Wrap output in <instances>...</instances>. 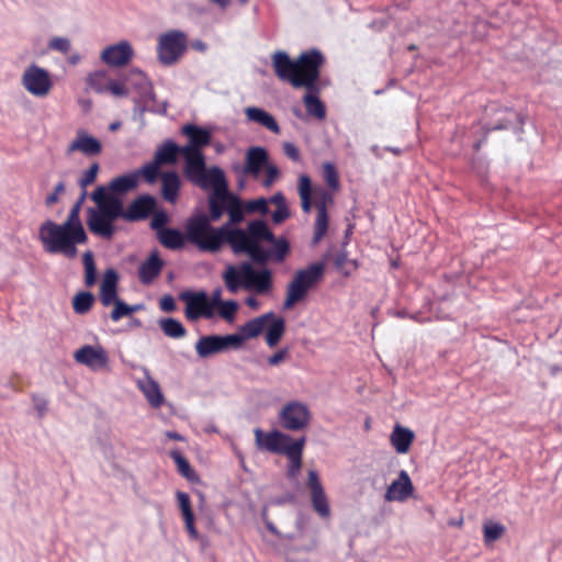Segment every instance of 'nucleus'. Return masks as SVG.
I'll return each instance as SVG.
<instances>
[{
  "instance_id": "59",
  "label": "nucleus",
  "mask_w": 562,
  "mask_h": 562,
  "mask_svg": "<svg viewBox=\"0 0 562 562\" xmlns=\"http://www.w3.org/2000/svg\"><path fill=\"white\" fill-rule=\"evenodd\" d=\"M158 168L156 166H143V178L148 182H153L155 180Z\"/></svg>"
},
{
  "instance_id": "64",
  "label": "nucleus",
  "mask_w": 562,
  "mask_h": 562,
  "mask_svg": "<svg viewBox=\"0 0 562 562\" xmlns=\"http://www.w3.org/2000/svg\"><path fill=\"white\" fill-rule=\"evenodd\" d=\"M167 436L169 438H171V439H175V440H181L182 439V437L179 434H177V432H167Z\"/></svg>"
},
{
  "instance_id": "1",
  "label": "nucleus",
  "mask_w": 562,
  "mask_h": 562,
  "mask_svg": "<svg viewBox=\"0 0 562 562\" xmlns=\"http://www.w3.org/2000/svg\"><path fill=\"white\" fill-rule=\"evenodd\" d=\"M227 214L229 221L220 227H213L206 215H198L187 222L188 240L201 251L215 254L225 244L235 255H247L252 262L266 265L269 260L282 262L290 251L284 237L277 238L267 223L255 220L247 228L234 227L245 218V207L240 199L232 193Z\"/></svg>"
},
{
  "instance_id": "62",
  "label": "nucleus",
  "mask_w": 562,
  "mask_h": 562,
  "mask_svg": "<svg viewBox=\"0 0 562 562\" xmlns=\"http://www.w3.org/2000/svg\"><path fill=\"white\" fill-rule=\"evenodd\" d=\"M80 60V55L79 54H74L69 57V63L71 65H77Z\"/></svg>"
},
{
  "instance_id": "55",
  "label": "nucleus",
  "mask_w": 562,
  "mask_h": 562,
  "mask_svg": "<svg viewBox=\"0 0 562 562\" xmlns=\"http://www.w3.org/2000/svg\"><path fill=\"white\" fill-rule=\"evenodd\" d=\"M65 190H66V188H65L64 181H59L55 186L54 192L46 196V200H45L46 205L50 206V205L57 203L59 200V194H63L65 192Z\"/></svg>"
},
{
  "instance_id": "38",
  "label": "nucleus",
  "mask_w": 562,
  "mask_h": 562,
  "mask_svg": "<svg viewBox=\"0 0 562 562\" xmlns=\"http://www.w3.org/2000/svg\"><path fill=\"white\" fill-rule=\"evenodd\" d=\"M317 214H316V217H315V222H314V235H313V244L316 245L318 244L323 237L326 235L327 233V229H328V212L327 211H323V209L321 211H316Z\"/></svg>"
},
{
  "instance_id": "29",
  "label": "nucleus",
  "mask_w": 562,
  "mask_h": 562,
  "mask_svg": "<svg viewBox=\"0 0 562 562\" xmlns=\"http://www.w3.org/2000/svg\"><path fill=\"white\" fill-rule=\"evenodd\" d=\"M245 113L248 120L259 123L274 134H280V126L278 122L265 110L259 108H247Z\"/></svg>"
},
{
  "instance_id": "52",
  "label": "nucleus",
  "mask_w": 562,
  "mask_h": 562,
  "mask_svg": "<svg viewBox=\"0 0 562 562\" xmlns=\"http://www.w3.org/2000/svg\"><path fill=\"white\" fill-rule=\"evenodd\" d=\"M290 358V349L289 348H282L278 350L276 353L268 357L267 362L270 367H277L280 363L286 361Z\"/></svg>"
},
{
  "instance_id": "41",
  "label": "nucleus",
  "mask_w": 562,
  "mask_h": 562,
  "mask_svg": "<svg viewBox=\"0 0 562 562\" xmlns=\"http://www.w3.org/2000/svg\"><path fill=\"white\" fill-rule=\"evenodd\" d=\"M323 179L329 190L333 192H337L339 190V175L333 162L326 161L323 164Z\"/></svg>"
},
{
  "instance_id": "7",
  "label": "nucleus",
  "mask_w": 562,
  "mask_h": 562,
  "mask_svg": "<svg viewBox=\"0 0 562 562\" xmlns=\"http://www.w3.org/2000/svg\"><path fill=\"white\" fill-rule=\"evenodd\" d=\"M210 178L209 188H212L213 192L209 196L210 216L207 218L210 222H216L227 211L232 193L228 190L225 173L220 167L212 170Z\"/></svg>"
},
{
  "instance_id": "27",
  "label": "nucleus",
  "mask_w": 562,
  "mask_h": 562,
  "mask_svg": "<svg viewBox=\"0 0 562 562\" xmlns=\"http://www.w3.org/2000/svg\"><path fill=\"white\" fill-rule=\"evenodd\" d=\"M265 331L266 344L270 348H274L280 342L285 333V319L282 316L276 315L273 313V317L269 318Z\"/></svg>"
},
{
  "instance_id": "61",
  "label": "nucleus",
  "mask_w": 562,
  "mask_h": 562,
  "mask_svg": "<svg viewBox=\"0 0 562 562\" xmlns=\"http://www.w3.org/2000/svg\"><path fill=\"white\" fill-rule=\"evenodd\" d=\"M246 305L249 306L252 310H258L259 308V302L254 296H249V297L246 299Z\"/></svg>"
},
{
  "instance_id": "40",
  "label": "nucleus",
  "mask_w": 562,
  "mask_h": 562,
  "mask_svg": "<svg viewBox=\"0 0 562 562\" xmlns=\"http://www.w3.org/2000/svg\"><path fill=\"white\" fill-rule=\"evenodd\" d=\"M169 454L171 459L175 461L178 472L183 477L188 480H193L195 477L194 471L192 470L190 462L179 450H171Z\"/></svg>"
},
{
  "instance_id": "24",
  "label": "nucleus",
  "mask_w": 562,
  "mask_h": 562,
  "mask_svg": "<svg viewBox=\"0 0 562 562\" xmlns=\"http://www.w3.org/2000/svg\"><path fill=\"white\" fill-rule=\"evenodd\" d=\"M181 133L189 138V144L184 147H190L195 150L202 151V148L206 147L211 143L212 133L211 131L200 127L195 124H186L181 128Z\"/></svg>"
},
{
  "instance_id": "51",
  "label": "nucleus",
  "mask_w": 562,
  "mask_h": 562,
  "mask_svg": "<svg viewBox=\"0 0 562 562\" xmlns=\"http://www.w3.org/2000/svg\"><path fill=\"white\" fill-rule=\"evenodd\" d=\"M119 274L113 269H106L100 289H117Z\"/></svg>"
},
{
  "instance_id": "49",
  "label": "nucleus",
  "mask_w": 562,
  "mask_h": 562,
  "mask_svg": "<svg viewBox=\"0 0 562 562\" xmlns=\"http://www.w3.org/2000/svg\"><path fill=\"white\" fill-rule=\"evenodd\" d=\"M263 170H265V178L262 180V186L265 188H270L279 178L280 171H279L278 167L272 162H269L263 168Z\"/></svg>"
},
{
  "instance_id": "28",
  "label": "nucleus",
  "mask_w": 562,
  "mask_h": 562,
  "mask_svg": "<svg viewBox=\"0 0 562 562\" xmlns=\"http://www.w3.org/2000/svg\"><path fill=\"white\" fill-rule=\"evenodd\" d=\"M414 438L415 435L411 429L396 425L391 434L390 440L396 452L403 454L409 450Z\"/></svg>"
},
{
  "instance_id": "21",
  "label": "nucleus",
  "mask_w": 562,
  "mask_h": 562,
  "mask_svg": "<svg viewBox=\"0 0 562 562\" xmlns=\"http://www.w3.org/2000/svg\"><path fill=\"white\" fill-rule=\"evenodd\" d=\"M414 492V486L408 473L402 470L398 477L386 488L384 498L387 502H404Z\"/></svg>"
},
{
  "instance_id": "16",
  "label": "nucleus",
  "mask_w": 562,
  "mask_h": 562,
  "mask_svg": "<svg viewBox=\"0 0 562 562\" xmlns=\"http://www.w3.org/2000/svg\"><path fill=\"white\" fill-rule=\"evenodd\" d=\"M236 338L231 335H209L202 336L195 344V351L201 358H209L213 355L235 349Z\"/></svg>"
},
{
  "instance_id": "45",
  "label": "nucleus",
  "mask_w": 562,
  "mask_h": 562,
  "mask_svg": "<svg viewBox=\"0 0 562 562\" xmlns=\"http://www.w3.org/2000/svg\"><path fill=\"white\" fill-rule=\"evenodd\" d=\"M217 314L221 318L226 322H233L235 318V314L238 310V303L235 301H224L217 307Z\"/></svg>"
},
{
  "instance_id": "37",
  "label": "nucleus",
  "mask_w": 562,
  "mask_h": 562,
  "mask_svg": "<svg viewBox=\"0 0 562 562\" xmlns=\"http://www.w3.org/2000/svg\"><path fill=\"white\" fill-rule=\"evenodd\" d=\"M94 302V295L91 292H79L74 296L72 308L76 314H87Z\"/></svg>"
},
{
  "instance_id": "60",
  "label": "nucleus",
  "mask_w": 562,
  "mask_h": 562,
  "mask_svg": "<svg viewBox=\"0 0 562 562\" xmlns=\"http://www.w3.org/2000/svg\"><path fill=\"white\" fill-rule=\"evenodd\" d=\"M221 295H222L221 290H216L212 293L211 297H209V303H210L211 310L213 312H214V308H216L221 303L224 302V301H222Z\"/></svg>"
},
{
  "instance_id": "57",
  "label": "nucleus",
  "mask_w": 562,
  "mask_h": 562,
  "mask_svg": "<svg viewBox=\"0 0 562 562\" xmlns=\"http://www.w3.org/2000/svg\"><path fill=\"white\" fill-rule=\"evenodd\" d=\"M34 408L37 412L40 418H42L47 412V401L41 396H33Z\"/></svg>"
},
{
  "instance_id": "50",
  "label": "nucleus",
  "mask_w": 562,
  "mask_h": 562,
  "mask_svg": "<svg viewBox=\"0 0 562 562\" xmlns=\"http://www.w3.org/2000/svg\"><path fill=\"white\" fill-rule=\"evenodd\" d=\"M169 222V216L166 211H157L154 213L150 227L158 234V231L166 229V224Z\"/></svg>"
},
{
  "instance_id": "34",
  "label": "nucleus",
  "mask_w": 562,
  "mask_h": 562,
  "mask_svg": "<svg viewBox=\"0 0 562 562\" xmlns=\"http://www.w3.org/2000/svg\"><path fill=\"white\" fill-rule=\"evenodd\" d=\"M297 192L301 199V207L304 213H310L313 205L312 194H313V188L311 178L306 175H301L299 177V183H297Z\"/></svg>"
},
{
  "instance_id": "36",
  "label": "nucleus",
  "mask_w": 562,
  "mask_h": 562,
  "mask_svg": "<svg viewBox=\"0 0 562 562\" xmlns=\"http://www.w3.org/2000/svg\"><path fill=\"white\" fill-rule=\"evenodd\" d=\"M160 328L164 334L170 338H181L187 334V329L182 323L171 317L161 319Z\"/></svg>"
},
{
  "instance_id": "30",
  "label": "nucleus",
  "mask_w": 562,
  "mask_h": 562,
  "mask_svg": "<svg viewBox=\"0 0 562 562\" xmlns=\"http://www.w3.org/2000/svg\"><path fill=\"white\" fill-rule=\"evenodd\" d=\"M159 243L171 250H177L183 247L184 238L188 239L187 235L184 236L179 229L176 228H166L158 231L156 235Z\"/></svg>"
},
{
  "instance_id": "46",
  "label": "nucleus",
  "mask_w": 562,
  "mask_h": 562,
  "mask_svg": "<svg viewBox=\"0 0 562 562\" xmlns=\"http://www.w3.org/2000/svg\"><path fill=\"white\" fill-rule=\"evenodd\" d=\"M47 46L50 50L68 54L71 49V42L67 37L55 36L49 40Z\"/></svg>"
},
{
  "instance_id": "11",
  "label": "nucleus",
  "mask_w": 562,
  "mask_h": 562,
  "mask_svg": "<svg viewBox=\"0 0 562 562\" xmlns=\"http://www.w3.org/2000/svg\"><path fill=\"white\" fill-rule=\"evenodd\" d=\"M22 85L27 92L37 98L46 97L53 87L49 72L34 64L24 70Z\"/></svg>"
},
{
  "instance_id": "32",
  "label": "nucleus",
  "mask_w": 562,
  "mask_h": 562,
  "mask_svg": "<svg viewBox=\"0 0 562 562\" xmlns=\"http://www.w3.org/2000/svg\"><path fill=\"white\" fill-rule=\"evenodd\" d=\"M143 394L153 408H159L165 403V396L159 384L150 376H147L146 383L143 384Z\"/></svg>"
},
{
  "instance_id": "17",
  "label": "nucleus",
  "mask_w": 562,
  "mask_h": 562,
  "mask_svg": "<svg viewBox=\"0 0 562 562\" xmlns=\"http://www.w3.org/2000/svg\"><path fill=\"white\" fill-rule=\"evenodd\" d=\"M250 269L251 263L247 261L239 265H227L222 274L226 290L232 294L237 293L241 289L246 290Z\"/></svg>"
},
{
  "instance_id": "35",
  "label": "nucleus",
  "mask_w": 562,
  "mask_h": 562,
  "mask_svg": "<svg viewBox=\"0 0 562 562\" xmlns=\"http://www.w3.org/2000/svg\"><path fill=\"white\" fill-rule=\"evenodd\" d=\"M269 201L271 204L276 205V211L272 213V221L274 224H281L290 217V210L282 192H277L269 199Z\"/></svg>"
},
{
  "instance_id": "39",
  "label": "nucleus",
  "mask_w": 562,
  "mask_h": 562,
  "mask_svg": "<svg viewBox=\"0 0 562 562\" xmlns=\"http://www.w3.org/2000/svg\"><path fill=\"white\" fill-rule=\"evenodd\" d=\"M82 263L85 268V284L90 288L95 283L97 268L94 263L93 252L87 250L82 256Z\"/></svg>"
},
{
  "instance_id": "54",
  "label": "nucleus",
  "mask_w": 562,
  "mask_h": 562,
  "mask_svg": "<svg viewBox=\"0 0 562 562\" xmlns=\"http://www.w3.org/2000/svg\"><path fill=\"white\" fill-rule=\"evenodd\" d=\"M283 154L293 161H300L301 160V154L299 148L290 142H285L282 145Z\"/></svg>"
},
{
  "instance_id": "63",
  "label": "nucleus",
  "mask_w": 562,
  "mask_h": 562,
  "mask_svg": "<svg viewBox=\"0 0 562 562\" xmlns=\"http://www.w3.org/2000/svg\"><path fill=\"white\" fill-rule=\"evenodd\" d=\"M121 123L119 121H115L109 125V130L112 132H115L120 128Z\"/></svg>"
},
{
  "instance_id": "3",
  "label": "nucleus",
  "mask_w": 562,
  "mask_h": 562,
  "mask_svg": "<svg viewBox=\"0 0 562 562\" xmlns=\"http://www.w3.org/2000/svg\"><path fill=\"white\" fill-rule=\"evenodd\" d=\"M271 60L273 71L281 81L289 82L295 89H306L303 103L307 114L317 120H324L326 109L318 97L317 86L321 69L325 63L323 54L313 48L291 59L285 52L279 50L272 54Z\"/></svg>"
},
{
  "instance_id": "25",
  "label": "nucleus",
  "mask_w": 562,
  "mask_h": 562,
  "mask_svg": "<svg viewBox=\"0 0 562 562\" xmlns=\"http://www.w3.org/2000/svg\"><path fill=\"white\" fill-rule=\"evenodd\" d=\"M176 497L181 516L184 520L186 530L191 539L196 540L199 538V532L194 525V514L191 507L190 496L186 492L179 491L177 492Z\"/></svg>"
},
{
  "instance_id": "19",
  "label": "nucleus",
  "mask_w": 562,
  "mask_h": 562,
  "mask_svg": "<svg viewBox=\"0 0 562 562\" xmlns=\"http://www.w3.org/2000/svg\"><path fill=\"white\" fill-rule=\"evenodd\" d=\"M133 57V48L126 41H121L116 44L106 46L100 54L102 63L110 68H117L125 66Z\"/></svg>"
},
{
  "instance_id": "10",
  "label": "nucleus",
  "mask_w": 562,
  "mask_h": 562,
  "mask_svg": "<svg viewBox=\"0 0 562 562\" xmlns=\"http://www.w3.org/2000/svg\"><path fill=\"white\" fill-rule=\"evenodd\" d=\"M182 156L186 161L184 173L187 178L199 187L207 189L211 179L210 175L215 166L206 169L202 151L190 147H182Z\"/></svg>"
},
{
  "instance_id": "47",
  "label": "nucleus",
  "mask_w": 562,
  "mask_h": 562,
  "mask_svg": "<svg viewBox=\"0 0 562 562\" xmlns=\"http://www.w3.org/2000/svg\"><path fill=\"white\" fill-rule=\"evenodd\" d=\"M99 165L97 162L92 164L79 178L78 184L86 190L88 186L92 184L98 176Z\"/></svg>"
},
{
  "instance_id": "44",
  "label": "nucleus",
  "mask_w": 562,
  "mask_h": 562,
  "mask_svg": "<svg viewBox=\"0 0 562 562\" xmlns=\"http://www.w3.org/2000/svg\"><path fill=\"white\" fill-rule=\"evenodd\" d=\"M112 305H114V308L111 312L110 316H111V319L113 322H117L121 318H123L125 316H128L133 312H136V311H138L140 308V305H138V304H136V305H127L126 303H124L121 300H117Z\"/></svg>"
},
{
  "instance_id": "9",
  "label": "nucleus",
  "mask_w": 562,
  "mask_h": 562,
  "mask_svg": "<svg viewBox=\"0 0 562 562\" xmlns=\"http://www.w3.org/2000/svg\"><path fill=\"white\" fill-rule=\"evenodd\" d=\"M188 48V37L179 30H171L158 37L157 54L164 66L177 64Z\"/></svg>"
},
{
  "instance_id": "12",
  "label": "nucleus",
  "mask_w": 562,
  "mask_h": 562,
  "mask_svg": "<svg viewBox=\"0 0 562 562\" xmlns=\"http://www.w3.org/2000/svg\"><path fill=\"white\" fill-rule=\"evenodd\" d=\"M311 419L308 407L297 401L285 404L280 412V422L283 428L292 431L304 429Z\"/></svg>"
},
{
  "instance_id": "15",
  "label": "nucleus",
  "mask_w": 562,
  "mask_h": 562,
  "mask_svg": "<svg viewBox=\"0 0 562 562\" xmlns=\"http://www.w3.org/2000/svg\"><path fill=\"white\" fill-rule=\"evenodd\" d=\"M306 484L310 490L311 503L314 512L322 518H329V502L316 470L308 471Z\"/></svg>"
},
{
  "instance_id": "43",
  "label": "nucleus",
  "mask_w": 562,
  "mask_h": 562,
  "mask_svg": "<svg viewBox=\"0 0 562 562\" xmlns=\"http://www.w3.org/2000/svg\"><path fill=\"white\" fill-rule=\"evenodd\" d=\"M313 193L315 195V207L316 211H321L323 207V211H327V206L333 203L334 195L331 190H326L324 188H315L313 190Z\"/></svg>"
},
{
  "instance_id": "20",
  "label": "nucleus",
  "mask_w": 562,
  "mask_h": 562,
  "mask_svg": "<svg viewBox=\"0 0 562 562\" xmlns=\"http://www.w3.org/2000/svg\"><path fill=\"white\" fill-rule=\"evenodd\" d=\"M271 317H273V312H268L241 325L238 328V333L232 334V337L236 338V341H234L235 349L240 348L246 340L260 336L265 331L267 323Z\"/></svg>"
},
{
  "instance_id": "2",
  "label": "nucleus",
  "mask_w": 562,
  "mask_h": 562,
  "mask_svg": "<svg viewBox=\"0 0 562 562\" xmlns=\"http://www.w3.org/2000/svg\"><path fill=\"white\" fill-rule=\"evenodd\" d=\"M140 182V168L112 179L108 187L99 186L91 194L98 209H88L87 225L97 236L111 239L115 227L113 223L123 218L127 222L140 220V195L136 196L125 210L122 195L136 189Z\"/></svg>"
},
{
  "instance_id": "8",
  "label": "nucleus",
  "mask_w": 562,
  "mask_h": 562,
  "mask_svg": "<svg viewBox=\"0 0 562 562\" xmlns=\"http://www.w3.org/2000/svg\"><path fill=\"white\" fill-rule=\"evenodd\" d=\"M88 87L99 94H110L115 98L127 97L131 83L126 76L113 78L109 70H95L87 77Z\"/></svg>"
},
{
  "instance_id": "42",
  "label": "nucleus",
  "mask_w": 562,
  "mask_h": 562,
  "mask_svg": "<svg viewBox=\"0 0 562 562\" xmlns=\"http://www.w3.org/2000/svg\"><path fill=\"white\" fill-rule=\"evenodd\" d=\"M505 527L499 522L487 521L483 525L484 542L491 543L497 541L505 533Z\"/></svg>"
},
{
  "instance_id": "14",
  "label": "nucleus",
  "mask_w": 562,
  "mask_h": 562,
  "mask_svg": "<svg viewBox=\"0 0 562 562\" xmlns=\"http://www.w3.org/2000/svg\"><path fill=\"white\" fill-rule=\"evenodd\" d=\"M77 363L83 364L93 371L108 367L109 356L101 345H85L74 353Z\"/></svg>"
},
{
  "instance_id": "56",
  "label": "nucleus",
  "mask_w": 562,
  "mask_h": 562,
  "mask_svg": "<svg viewBox=\"0 0 562 562\" xmlns=\"http://www.w3.org/2000/svg\"><path fill=\"white\" fill-rule=\"evenodd\" d=\"M156 209V199L149 194H143V220Z\"/></svg>"
},
{
  "instance_id": "5",
  "label": "nucleus",
  "mask_w": 562,
  "mask_h": 562,
  "mask_svg": "<svg viewBox=\"0 0 562 562\" xmlns=\"http://www.w3.org/2000/svg\"><path fill=\"white\" fill-rule=\"evenodd\" d=\"M254 434L256 446L259 450L283 454L288 458L286 476L290 480L296 479L303 465V450L306 442L305 437L293 440L291 436L279 430L274 429L265 432L260 428H256Z\"/></svg>"
},
{
  "instance_id": "18",
  "label": "nucleus",
  "mask_w": 562,
  "mask_h": 562,
  "mask_svg": "<svg viewBox=\"0 0 562 562\" xmlns=\"http://www.w3.org/2000/svg\"><path fill=\"white\" fill-rule=\"evenodd\" d=\"M269 162V154L265 147L251 146L246 150L245 165L241 168V175L244 177L258 179L261 171Z\"/></svg>"
},
{
  "instance_id": "22",
  "label": "nucleus",
  "mask_w": 562,
  "mask_h": 562,
  "mask_svg": "<svg viewBox=\"0 0 562 562\" xmlns=\"http://www.w3.org/2000/svg\"><path fill=\"white\" fill-rule=\"evenodd\" d=\"M247 291H254L257 294L265 295L272 290V273L269 269L256 270L252 266L249 279L247 280Z\"/></svg>"
},
{
  "instance_id": "26",
  "label": "nucleus",
  "mask_w": 562,
  "mask_h": 562,
  "mask_svg": "<svg viewBox=\"0 0 562 562\" xmlns=\"http://www.w3.org/2000/svg\"><path fill=\"white\" fill-rule=\"evenodd\" d=\"M161 195L165 201L176 203L180 191V178L175 171H167L160 175Z\"/></svg>"
},
{
  "instance_id": "4",
  "label": "nucleus",
  "mask_w": 562,
  "mask_h": 562,
  "mask_svg": "<svg viewBox=\"0 0 562 562\" xmlns=\"http://www.w3.org/2000/svg\"><path fill=\"white\" fill-rule=\"evenodd\" d=\"M86 198L87 191L82 190L63 224L48 220L40 226V239L47 252L61 254L66 258L74 259L78 254L77 245L87 243L88 236L79 216Z\"/></svg>"
},
{
  "instance_id": "48",
  "label": "nucleus",
  "mask_w": 562,
  "mask_h": 562,
  "mask_svg": "<svg viewBox=\"0 0 562 562\" xmlns=\"http://www.w3.org/2000/svg\"><path fill=\"white\" fill-rule=\"evenodd\" d=\"M269 200L265 198H259L256 200L248 201L245 207L248 212H258L262 215H266L269 212Z\"/></svg>"
},
{
  "instance_id": "6",
  "label": "nucleus",
  "mask_w": 562,
  "mask_h": 562,
  "mask_svg": "<svg viewBox=\"0 0 562 562\" xmlns=\"http://www.w3.org/2000/svg\"><path fill=\"white\" fill-rule=\"evenodd\" d=\"M324 273L325 265L323 262H314L295 271L292 280L286 285L283 308L290 310L305 300L308 292L323 280Z\"/></svg>"
},
{
  "instance_id": "33",
  "label": "nucleus",
  "mask_w": 562,
  "mask_h": 562,
  "mask_svg": "<svg viewBox=\"0 0 562 562\" xmlns=\"http://www.w3.org/2000/svg\"><path fill=\"white\" fill-rule=\"evenodd\" d=\"M164 261L159 258L158 252L150 254L148 259L143 262V284L150 283L160 274Z\"/></svg>"
},
{
  "instance_id": "23",
  "label": "nucleus",
  "mask_w": 562,
  "mask_h": 562,
  "mask_svg": "<svg viewBox=\"0 0 562 562\" xmlns=\"http://www.w3.org/2000/svg\"><path fill=\"white\" fill-rule=\"evenodd\" d=\"M102 150L101 143L93 136L88 135L85 131H78L77 137L69 144L68 154L80 151L86 156L99 155Z\"/></svg>"
},
{
  "instance_id": "53",
  "label": "nucleus",
  "mask_w": 562,
  "mask_h": 562,
  "mask_svg": "<svg viewBox=\"0 0 562 562\" xmlns=\"http://www.w3.org/2000/svg\"><path fill=\"white\" fill-rule=\"evenodd\" d=\"M117 300L116 289H100V301L104 306H110Z\"/></svg>"
},
{
  "instance_id": "13",
  "label": "nucleus",
  "mask_w": 562,
  "mask_h": 562,
  "mask_svg": "<svg viewBox=\"0 0 562 562\" xmlns=\"http://www.w3.org/2000/svg\"><path fill=\"white\" fill-rule=\"evenodd\" d=\"M181 300L186 302L184 315L187 319L195 322L200 318L210 319L214 316L209 296L204 291L183 293Z\"/></svg>"
},
{
  "instance_id": "31",
  "label": "nucleus",
  "mask_w": 562,
  "mask_h": 562,
  "mask_svg": "<svg viewBox=\"0 0 562 562\" xmlns=\"http://www.w3.org/2000/svg\"><path fill=\"white\" fill-rule=\"evenodd\" d=\"M179 154L182 155V147L168 139L157 149L155 160L158 165H171L177 161Z\"/></svg>"
},
{
  "instance_id": "58",
  "label": "nucleus",
  "mask_w": 562,
  "mask_h": 562,
  "mask_svg": "<svg viewBox=\"0 0 562 562\" xmlns=\"http://www.w3.org/2000/svg\"><path fill=\"white\" fill-rule=\"evenodd\" d=\"M160 307L165 312H173L176 310V302L171 295H166L160 301Z\"/></svg>"
}]
</instances>
